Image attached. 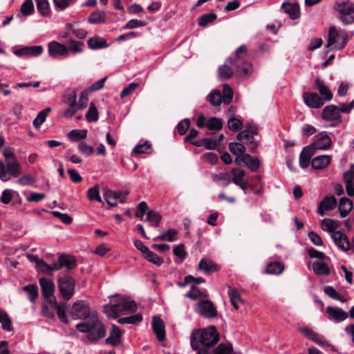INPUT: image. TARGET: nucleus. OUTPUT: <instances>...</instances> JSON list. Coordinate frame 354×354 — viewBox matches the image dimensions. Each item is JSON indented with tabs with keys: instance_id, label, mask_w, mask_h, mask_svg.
<instances>
[{
	"instance_id": "obj_1",
	"label": "nucleus",
	"mask_w": 354,
	"mask_h": 354,
	"mask_svg": "<svg viewBox=\"0 0 354 354\" xmlns=\"http://www.w3.org/2000/svg\"><path fill=\"white\" fill-rule=\"evenodd\" d=\"M219 340V335L214 326L193 330L191 335V347L197 350V354H212V347Z\"/></svg>"
},
{
	"instance_id": "obj_2",
	"label": "nucleus",
	"mask_w": 354,
	"mask_h": 354,
	"mask_svg": "<svg viewBox=\"0 0 354 354\" xmlns=\"http://www.w3.org/2000/svg\"><path fill=\"white\" fill-rule=\"evenodd\" d=\"M76 328L87 334V338L91 342H97L105 336L106 330L102 323L99 320L96 312H93L89 320L79 323Z\"/></svg>"
},
{
	"instance_id": "obj_3",
	"label": "nucleus",
	"mask_w": 354,
	"mask_h": 354,
	"mask_svg": "<svg viewBox=\"0 0 354 354\" xmlns=\"http://www.w3.org/2000/svg\"><path fill=\"white\" fill-rule=\"evenodd\" d=\"M347 42V34L344 30L330 27L328 30L327 47L330 50H341L344 48Z\"/></svg>"
},
{
	"instance_id": "obj_4",
	"label": "nucleus",
	"mask_w": 354,
	"mask_h": 354,
	"mask_svg": "<svg viewBox=\"0 0 354 354\" xmlns=\"http://www.w3.org/2000/svg\"><path fill=\"white\" fill-rule=\"evenodd\" d=\"M57 286L62 297L69 300L75 294V280L70 275H64L58 279Z\"/></svg>"
},
{
	"instance_id": "obj_5",
	"label": "nucleus",
	"mask_w": 354,
	"mask_h": 354,
	"mask_svg": "<svg viewBox=\"0 0 354 354\" xmlns=\"http://www.w3.org/2000/svg\"><path fill=\"white\" fill-rule=\"evenodd\" d=\"M335 8L343 24H351L354 22V3L353 2L342 1L336 3Z\"/></svg>"
},
{
	"instance_id": "obj_6",
	"label": "nucleus",
	"mask_w": 354,
	"mask_h": 354,
	"mask_svg": "<svg viewBox=\"0 0 354 354\" xmlns=\"http://www.w3.org/2000/svg\"><path fill=\"white\" fill-rule=\"evenodd\" d=\"M21 173V167L17 160H9L4 162L0 170V179L9 181L12 177H17Z\"/></svg>"
},
{
	"instance_id": "obj_7",
	"label": "nucleus",
	"mask_w": 354,
	"mask_h": 354,
	"mask_svg": "<svg viewBox=\"0 0 354 354\" xmlns=\"http://www.w3.org/2000/svg\"><path fill=\"white\" fill-rule=\"evenodd\" d=\"M89 305L84 301L80 300L75 302L71 308V315L74 319L89 320L93 313Z\"/></svg>"
},
{
	"instance_id": "obj_8",
	"label": "nucleus",
	"mask_w": 354,
	"mask_h": 354,
	"mask_svg": "<svg viewBox=\"0 0 354 354\" xmlns=\"http://www.w3.org/2000/svg\"><path fill=\"white\" fill-rule=\"evenodd\" d=\"M332 145V140L327 132L322 131L313 138V142L308 147H311L315 153L317 150H328Z\"/></svg>"
},
{
	"instance_id": "obj_9",
	"label": "nucleus",
	"mask_w": 354,
	"mask_h": 354,
	"mask_svg": "<svg viewBox=\"0 0 354 354\" xmlns=\"http://www.w3.org/2000/svg\"><path fill=\"white\" fill-rule=\"evenodd\" d=\"M39 284L44 297L50 303L55 304L56 298L54 295L55 286L54 281L46 277H41L39 279Z\"/></svg>"
},
{
	"instance_id": "obj_10",
	"label": "nucleus",
	"mask_w": 354,
	"mask_h": 354,
	"mask_svg": "<svg viewBox=\"0 0 354 354\" xmlns=\"http://www.w3.org/2000/svg\"><path fill=\"white\" fill-rule=\"evenodd\" d=\"M195 311L205 318L215 317L217 310L213 303L209 300H203L198 302L195 306Z\"/></svg>"
},
{
	"instance_id": "obj_11",
	"label": "nucleus",
	"mask_w": 354,
	"mask_h": 354,
	"mask_svg": "<svg viewBox=\"0 0 354 354\" xmlns=\"http://www.w3.org/2000/svg\"><path fill=\"white\" fill-rule=\"evenodd\" d=\"M13 53L19 57H37L40 55L44 48L41 46H24L20 48H13Z\"/></svg>"
},
{
	"instance_id": "obj_12",
	"label": "nucleus",
	"mask_w": 354,
	"mask_h": 354,
	"mask_svg": "<svg viewBox=\"0 0 354 354\" xmlns=\"http://www.w3.org/2000/svg\"><path fill=\"white\" fill-rule=\"evenodd\" d=\"M128 194V192H113L109 189H106L104 193V198L109 205L116 206L118 201L121 203L125 202L126 196Z\"/></svg>"
},
{
	"instance_id": "obj_13",
	"label": "nucleus",
	"mask_w": 354,
	"mask_h": 354,
	"mask_svg": "<svg viewBox=\"0 0 354 354\" xmlns=\"http://www.w3.org/2000/svg\"><path fill=\"white\" fill-rule=\"evenodd\" d=\"M331 236L335 245L342 250L347 251L352 249L351 243L344 233L335 231L332 233Z\"/></svg>"
},
{
	"instance_id": "obj_14",
	"label": "nucleus",
	"mask_w": 354,
	"mask_h": 354,
	"mask_svg": "<svg viewBox=\"0 0 354 354\" xmlns=\"http://www.w3.org/2000/svg\"><path fill=\"white\" fill-rule=\"evenodd\" d=\"M258 129L255 124L250 122L247 124L245 130L239 132L236 138L239 141L252 142L254 136L257 134Z\"/></svg>"
},
{
	"instance_id": "obj_15",
	"label": "nucleus",
	"mask_w": 354,
	"mask_h": 354,
	"mask_svg": "<svg viewBox=\"0 0 354 354\" xmlns=\"http://www.w3.org/2000/svg\"><path fill=\"white\" fill-rule=\"evenodd\" d=\"M48 54L53 57L58 56H68V50L66 45L60 44L56 41L50 42L48 45Z\"/></svg>"
},
{
	"instance_id": "obj_16",
	"label": "nucleus",
	"mask_w": 354,
	"mask_h": 354,
	"mask_svg": "<svg viewBox=\"0 0 354 354\" xmlns=\"http://www.w3.org/2000/svg\"><path fill=\"white\" fill-rule=\"evenodd\" d=\"M116 300L120 314L132 313L137 309L136 304L133 300H130L126 297H117Z\"/></svg>"
},
{
	"instance_id": "obj_17",
	"label": "nucleus",
	"mask_w": 354,
	"mask_h": 354,
	"mask_svg": "<svg viewBox=\"0 0 354 354\" xmlns=\"http://www.w3.org/2000/svg\"><path fill=\"white\" fill-rule=\"evenodd\" d=\"M304 103L313 109H318L324 104V101L317 93L306 92L303 94Z\"/></svg>"
},
{
	"instance_id": "obj_18",
	"label": "nucleus",
	"mask_w": 354,
	"mask_h": 354,
	"mask_svg": "<svg viewBox=\"0 0 354 354\" xmlns=\"http://www.w3.org/2000/svg\"><path fill=\"white\" fill-rule=\"evenodd\" d=\"M337 207V201L333 196H326L319 204L317 213L324 216L325 211L334 209Z\"/></svg>"
},
{
	"instance_id": "obj_19",
	"label": "nucleus",
	"mask_w": 354,
	"mask_h": 354,
	"mask_svg": "<svg viewBox=\"0 0 354 354\" xmlns=\"http://www.w3.org/2000/svg\"><path fill=\"white\" fill-rule=\"evenodd\" d=\"M299 331L318 345L322 346L327 344L326 340L322 335L317 334L310 328H299Z\"/></svg>"
},
{
	"instance_id": "obj_20",
	"label": "nucleus",
	"mask_w": 354,
	"mask_h": 354,
	"mask_svg": "<svg viewBox=\"0 0 354 354\" xmlns=\"http://www.w3.org/2000/svg\"><path fill=\"white\" fill-rule=\"evenodd\" d=\"M315 84V88L319 92L320 97L322 98L323 101H330L333 99L331 91L320 78H316Z\"/></svg>"
},
{
	"instance_id": "obj_21",
	"label": "nucleus",
	"mask_w": 354,
	"mask_h": 354,
	"mask_svg": "<svg viewBox=\"0 0 354 354\" xmlns=\"http://www.w3.org/2000/svg\"><path fill=\"white\" fill-rule=\"evenodd\" d=\"M152 327L154 333L160 341L165 339V330L164 322L158 316H153L152 319Z\"/></svg>"
},
{
	"instance_id": "obj_22",
	"label": "nucleus",
	"mask_w": 354,
	"mask_h": 354,
	"mask_svg": "<svg viewBox=\"0 0 354 354\" xmlns=\"http://www.w3.org/2000/svg\"><path fill=\"white\" fill-rule=\"evenodd\" d=\"M326 311L329 318L336 322H342L348 317L347 313L340 308L328 306Z\"/></svg>"
},
{
	"instance_id": "obj_23",
	"label": "nucleus",
	"mask_w": 354,
	"mask_h": 354,
	"mask_svg": "<svg viewBox=\"0 0 354 354\" xmlns=\"http://www.w3.org/2000/svg\"><path fill=\"white\" fill-rule=\"evenodd\" d=\"M322 117L326 121L337 120L340 118L337 106L329 105L324 107L322 110Z\"/></svg>"
},
{
	"instance_id": "obj_24",
	"label": "nucleus",
	"mask_w": 354,
	"mask_h": 354,
	"mask_svg": "<svg viewBox=\"0 0 354 354\" xmlns=\"http://www.w3.org/2000/svg\"><path fill=\"white\" fill-rule=\"evenodd\" d=\"M331 157L328 155H321L314 158L311 161V165L315 169H323L330 162Z\"/></svg>"
},
{
	"instance_id": "obj_25",
	"label": "nucleus",
	"mask_w": 354,
	"mask_h": 354,
	"mask_svg": "<svg viewBox=\"0 0 354 354\" xmlns=\"http://www.w3.org/2000/svg\"><path fill=\"white\" fill-rule=\"evenodd\" d=\"M281 8L292 19H296L299 18L300 15L299 6L296 3H283L281 5Z\"/></svg>"
},
{
	"instance_id": "obj_26",
	"label": "nucleus",
	"mask_w": 354,
	"mask_h": 354,
	"mask_svg": "<svg viewBox=\"0 0 354 354\" xmlns=\"http://www.w3.org/2000/svg\"><path fill=\"white\" fill-rule=\"evenodd\" d=\"M198 268L200 270L207 274L215 272L219 270V266L212 261L207 259H203L198 263Z\"/></svg>"
},
{
	"instance_id": "obj_27",
	"label": "nucleus",
	"mask_w": 354,
	"mask_h": 354,
	"mask_svg": "<svg viewBox=\"0 0 354 354\" xmlns=\"http://www.w3.org/2000/svg\"><path fill=\"white\" fill-rule=\"evenodd\" d=\"M315 154L311 147H304L299 156V165L301 168L306 169L310 164L311 157Z\"/></svg>"
},
{
	"instance_id": "obj_28",
	"label": "nucleus",
	"mask_w": 354,
	"mask_h": 354,
	"mask_svg": "<svg viewBox=\"0 0 354 354\" xmlns=\"http://www.w3.org/2000/svg\"><path fill=\"white\" fill-rule=\"evenodd\" d=\"M353 207V202L351 199L342 197L339 200V210L341 217H346Z\"/></svg>"
},
{
	"instance_id": "obj_29",
	"label": "nucleus",
	"mask_w": 354,
	"mask_h": 354,
	"mask_svg": "<svg viewBox=\"0 0 354 354\" xmlns=\"http://www.w3.org/2000/svg\"><path fill=\"white\" fill-rule=\"evenodd\" d=\"M121 331L118 327L115 325L112 326L109 336L106 338V342L108 344L115 346L120 343Z\"/></svg>"
},
{
	"instance_id": "obj_30",
	"label": "nucleus",
	"mask_w": 354,
	"mask_h": 354,
	"mask_svg": "<svg viewBox=\"0 0 354 354\" xmlns=\"http://www.w3.org/2000/svg\"><path fill=\"white\" fill-rule=\"evenodd\" d=\"M104 313L109 319H115L120 315L117 300H113V303L104 306Z\"/></svg>"
},
{
	"instance_id": "obj_31",
	"label": "nucleus",
	"mask_w": 354,
	"mask_h": 354,
	"mask_svg": "<svg viewBox=\"0 0 354 354\" xmlns=\"http://www.w3.org/2000/svg\"><path fill=\"white\" fill-rule=\"evenodd\" d=\"M243 162L252 171H257L260 166V161L257 158H253L250 154L243 155Z\"/></svg>"
},
{
	"instance_id": "obj_32",
	"label": "nucleus",
	"mask_w": 354,
	"mask_h": 354,
	"mask_svg": "<svg viewBox=\"0 0 354 354\" xmlns=\"http://www.w3.org/2000/svg\"><path fill=\"white\" fill-rule=\"evenodd\" d=\"M66 46L68 50V53L77 54L83 51L84 44L82 41L71 39L68 41Z\"/></svg>"
},
{
	"instance_id": "obj_33",
	"label": "nucleus",
	"mask_w": 354,
	"mask_h": 354,
	"mask_svg": "<svg viewBox=\"0 0 354 354\" xmlns=\"http://www.w3.org/2000/svg\"><path fill=\"white\" fill-rule=\"evenodd\" d=\"M59 261L67 270H72L77 266L75 259L70 255L62 254L59 256Z\"/></svg>"
},
{
	"instance_id": "obj_34",
	"label": "nucleus",
	"mask_w": 354,
	"mask_h": 354,
	"mask_svg": "<svg viewBox=\"0 0 354 354\" xmlns=\"http://www.w3.org/2000/svg\"><path fill=\"white\" fill-rule=\"evenodd\" d=\"M228 295L232 305L236 310H238L240 307V304H243V301L239 293L236 290L229 288Z\"/></svg>"
},
{
	"instance_id": "obj_35",
	"label": "nucleus",
	"mask_w": 354,
	"mask_h": 354,
	"mask_svg": "<svg viewBox=\"0 0 354 354\" xmlns=\"http://www.w3.org/2000/svg\"><path fill=\"white\" fill-rule=\"evenodd\" d=\"M88 45L90 48L93 50L104 48L108 46L106 41L98 37H91L88 40Z\"/></svg>"
},
{
	"instance_id": "obj_36",
	"label": "nucleus",
	"mask_w": 354,
	"mask_h": 354,
	"mask_svg": "<svg viewBox=\"0 0 354 354\" xmlns=\"http://www.w3.org/2000/svg\"><path fill=\"white\" fill-rule=\"evenodd\" d=\"M54 304H55V307L57 310L58 318L60 320V322L65 323V324H68L69 320L67 318L66 315V312L68 309L67 305L64 303L60 304V303H56V302Z\"/></svg>"
},
{
	"instance_id": "obj_37",
	"label": "nucleus",
	"mask_w": 354,
	"mask_h": 354,
	"mask_svg": "<svg viewBox=\"0 0 354 354\" xmlns=\"http://www.w3.org/2000/svg\"><path fill=\"white\" fill-rule=\"evenodd\" d=\"M252 65L248 62H243L241 65H236V73L240 77H248L252 73Z\"/></svg>"
},
{
	"instance_id": "obj_38",
	"label": "nucleus",
	"mask_w": 354,
	"mask_h": 354,
	"mask_svg": "<svg viewBox=\"0 0 354 354\" xmlns=\"http://www.w3.org/2000/svg\"><path fill=\"white\" fill-rule=\"evenodd\" d=\"M313 271L318 275H328L330 269L327 265L322 261H317L313 264Z\"/></svg>"
},
{
	"instance_id": "obj_39",
	"label": "nucleus",
	"mask_w": 354,
	"mask_h": 354,
	"mask_svg": "<svg viewBox=\"0 0 354 354\" xmlns=\"http://www.w3.org/2000/svg\"><path fill=\"white\" fill-rule=\"evenodd\" d=\"M212 354H232V345L229 343H221L214 350H212Z\"/></svg>"
},
{
	"instance_id": "obj_40",
	"label": "nucleus",
	"mask_w": 354,
	"mask_h": 354,
	"mask_svg": "<svg viewBox=\"0 0 354 354\" xmlns=\"http://www.w3.org/2000/svg\"><path fill=\"white\" fill-rule=\"evenodd\" d=\"M23 290L28 294L29 300L35 302L38 297V287L36 284L26 286L23 288Z\"/></svg>"
},
{
	"instance_id": "obj_41",
	"label": "nucleus",
	"mask_w": 354,
	"mask_h": 354,
	"mask_svg": "<svg viewBox=\"0 0 354 354\" xmlns=\"http://www.w3.org/2000/svg\"><path fill=\"white\" fill-rule=\"evenodd\" d=\"M232 174L233 176V178L231 179L232 183H234L235 185L245 180V172L243 169L240 167L232 169Z\"/></svg>"
},
{
	"instance_id": "obj_42",
	"label": "nucleus",
	"mask_w": 354,
	"mask_h": 354,
	"mask_svg": "<svg viewBox=\"0 0 354 354\" xmlns=\"http://www.w3.org/2000/svg\"><path fill=\"white\" fill-rule=\"evenodd\" d=\"M229 150L235 156L244 155L246 150L245 147L241 142H230Z\"/></svg>"
},
{
	"instance_id": "obj_43",
	"label": "nucleus",
	"mask_w": 354,
	"mask_h": 354,
	"mask_svg": "<svg viewBox=\"0 0 354 354\" xmlns=\"http://www.w3.org/2000/svg\"><path fill=\"white\" fill-rule=\"evenodd\" d=\"M68 136L71 141L76 142L81 139L86 138L87 136V131L85 129H76L71 131Z\"/></svg>"
},
{
	"instance_id": "obj_44",
	"label": "nucleus",
	"mask_w": 354,
	"mask_h": 354,
	"mask_svg": "<svg viewBox=\"0 0 354 354\" xmlns=\"http://www.w3.org/2000/svg\"><path fill=\"white\" fill-rule=\"evenodd\" d=\"M0 323L3 330L7 331H11L12 330L11 320L6 312L3 310H0Z\"/></svg>"
},
{
	"instance_id": "obj_45",
	"label": "nucleus",
	"mask_w": 354,
	"mask_h": 354,
	"mask_svg": "<svg viewBox=\"0 0 354 354\" xmlns=\"http://www.w3.org/2000/svg\"><path fill=\"white\" fill-rule=\"evenodd\" d=\"M50 111V108H46L40 111L33 120V126L38 129L46 121L47 115Z\"/></svg>"
},
{
	"instance_id": "obj_46",
	"label": "nucleus",
	"mask_w": 354,
	"mask_h": 354,
	"mask_svg": "<svg viewBox=\"0 0 354 354\" xmlns=\"http://www.w3.org/2000/svg\"><path fill=\"white\" fill-rule=\"evenodd\" d=\"M283 270L284 266L279 262L270 263L266 267V272L272 274H281Z\"/></svg>"
},
{
	"instance_id": "obj_47",
	"label": "nucleus",
	"mask_w": 354,
	"mask_h": 354,
	"mask_svg": "<svg viewBox=\"0 0 354 354\" xmlns=\"http://www.w3.org/2000/svg\"><path fill=\"white\" fill-rule=\"evenodd\" d=\"M99 118V113L95 105L91 103L88 111L86 114V119L89 122H97Z\"/></svg>"
},
{
	"instance_id": "obj_48",
	"label": "nucleus",
	"mask_w": 354,
	"mask_h": 354,
	"mask_svg": "<svg viewBox=\"0 0 354 354\" xmlns=\"http://www.w3.org/2000/svg\"><path fill=\"white\" fill-rule=\"evenodd\" d=\"M142 317L140 313H138L129 317H122L118 319V323L120 324H136L140 322Z\"/></svg>"
},
{
	"instance_id": "obj_49",
	"label": "nucleus",
	"mask_w": 354,
	"mask_h": 354,
	"mask_svg": "<svg viewBox=\"0 0 354 354\" xmlns=\"http://www.w3.org/2000/svg\"><path fill=\"white\" fill-rule=\"evenodd\" d=\"M208 100L213 106H219L223 102L222 94L218 90H214L209 95Z\"/></svg>"
},
{
	"instance_id": "obj_50",
	"label": "nucleus",
	"mask_w": 354,
	"mask_h": 354,
	"mask_svg": "<svg viewBox=\"0 0 354 354\" xmlns=\"http://www.w3.org/2000/svg\"><path fill=\"white\" fill-rule=\"evenodd\" d=\"M161 220L160 214L154 211H149L147 213V218H145V221L151 223V225L157 227Z\"/></svg>"
},
{
	"instance_id": "obj_51",
	"label": "nucleus",
	"mask_w": 354,
	"mask_h": 354,
	"mask_svg": "<svg viewBox=\"0 0 354 354\" xmlns=\"http://www.w3.org/2000/svg\"><path fill=\"white\" fill-rule=\"evenodd\" d=\"M145 259L148 261L159 266L162 265L164 262V259L153 252L149 250V251L144 256Z\"/></svg>"
},
{
	"instance_id": "obj_52",
	"label": "nucleus",
	"mask_w": 354,
	"mask_h": 354,
	"mask_svg": "<svg viewBox=\"0 0 354 354\" xmlns=\"http://www.w3.org/2000/svg\"><path fill=\"white\" fill-rule=\"evenodd\" d=\"M227 127L232 131H239L243 129V122L234 117L230 118L227 121Z\"/></svg>"
},
{
	"instance_id": "obj_53",
	"label": "nucleus",
	"mask_w": 354,
	"mask_h": 354,
	"mask_svg": "<svg viewBox=\"0 0 354 354\" xmlns=\"http://www.w3.org/2000/svg\"><path fill=\"white\" fill-rule=\"evenodd\" d=\"M21 12L26 16L30 15L35 10L34 3L32 0H26L20 8Z\"/></svg>"
},
{
	"instance_id": "obj_54",
	"label": "nucleus",
	"mask_w": 354,
	"mask_h": 354,
	"mask_svg": "<svg viewBox=\"0 0 354 354\" xmlns=\"http://www.w3.org/2000/svg\"><path fill=\"white\" fill-rule=\"evenodd\" d=\"M337 227V221L330 218H324L322 221V228L326 231L331 232L332 233L335 231Z\"/></svg>"
},
{
	"instance_id": "obj_55",
	"label": "nucleus",
	"mask_w": 354,
	"mask_h": 354,
	"mask_svg": "<svg viewBox=\"0 0 354 354\" xmlns=\"http://www.w3.org/2000/svg\"><path fill=\"white\" fill-rule=\"evenodd\" d=\"M37 8L39 13L43 16H46L49 13L50 6L48 0H35Z\"/></svg>"
},
{
	"instance_id": "obj_56",
	"label": "nucleus",
	"mask_w": 354,
	"mask_h": 354,
	"mask_svg": "<svg viewBox=\"0 0 354 354\" xmlns=\"http://www.w3.org/2000/svg\"><path fill=\"white\" fill-rule=\"evenodd\" d=\"M218 71V76L221 80H227L233 75L232 69L227 64L220 66Z\"/></svg>"
},
{
	"instance_id": "obj_57",
	"label": "nucleus",
	"mask_w": 354,
	"mask_h": 354,
	"mask_svg": "<svg viewBox=\"0 0 354 354\" xmlns=\"http://www.w3.org/2000/svg\"><path fill=\"white\" fill-rule=\"evenodd\" d=\"M205 281V279L202 277L195 278L194 277H193L192 275H189V276L185 277L183 282H178V286L179 287H185V286H187L189 283H194L196 284H200V283H204Z\"/></svg>"
},
{
	"instance_id": "obj_58",
	"label": "nucleus",
	"mask_w": 354,
	"mask_h": 354,
	"mask_svg": "<svg viewBox=\"0 0 354 354\" xmlns=\"http://www.w3.org/2000/svg\"><path fill=\"white\" fill-rule=\"evenodd\" d=\"M151 151V145L149 142H145L143 144L136 145L133 150L134 153L138 154L150 153Z\"/></svg>"
},
{
	"instance_id": "obj_59",
	"label": "nucleus",
	"mask_w": 354,
	"mask_h": 354,
	"mask_svg": "<svg viewBox=\"0 0 354 354\" xmlns=\"http://www.w3.org/2000/svg\"><path fill=\"white\" fill-rule=\"evenodd\" d=\"M206 126L210 130H220L223 127V122L216 118H212L207 121Z\"/></svg>"
},
{
	"instance_id": "obj_60",
	"label": "nucleus",
	"mask_w": 354,
	"mask_h": 354,
	"mask_svg": "<svg viewBox=\"0 0 354 354\" xmlns=\"http://www.w3.org/2000/svg\"><path fill=\"white\" fill-rule=\"evenodd\" d=\"M87 197L90 201H97L100 203H102L97 185H95L88 190Z\"/></svg>"
},
{
	"instance_id": "obj_61",
	"label": "nucleus",
	"mask_w": 354,
	"mask_h": 354,
	"mask_svg": "<svg viewBox=\"0 0 354 354\" xmlns=\"http://www.w3.org/2000/svg\"><path fill=\"white\" fill-rule=\"evenodd\" d=\"M217 18V16L216 14L214 13H209V14H205L202 15L198 21V25L201 26H205L209 23L213 22L215 21Z\"/></svg>"
},
{
	"instance_id": "obj_62",
	"label": "nucleus",
	"mask_w": 354,
	"mask_h": 354,
	"mask_svg": "<svg viewBox=\"0 0 354 354\" xmlns=\"http://www.w3.org/2000/svg\"><path fill=\"white\" fill-rule=\"evenodd\" d=\"M222 97L223 102L226 104H230L233 97L232 89L227 84L223 86Z\"/></svg>"
},
{
	"instance_id": "obj_63",
	"label": "nucleus",
	"mask_w": 354,
	"mask_h": 354,
	"mask_svg": "<svg viewBox=\"0 0 354 354\" xmlns=\"http://www.w3.org/2000/svg\"><path fill=\"white\" fill-rule=\"evenodd\" d=\"M324 292L328 297H330L334 299L340 301L342 302L346 301V299H343L340 296V295L336 291V290L334 288H333L332 286H326L324 288Z\"/></svg>"
},
{
	"instance_id": "obj_64",
	"label": "nucleus",
	"mask_w": 354,
	"mask_h": 354,
	"mask_svg": "<svg viewBox=\"0 0 354 354\" xmlns=\"http://www.w3.org/2000/svg\"><path fill=\"white\" fill-rule=\"evenodd\" d=\"M177 234V231L174 229H170L167 231L163 232L159 234L156 239L167 240L169 241H173L175 239V236Z\"/></svg>"
}]
</instances>
